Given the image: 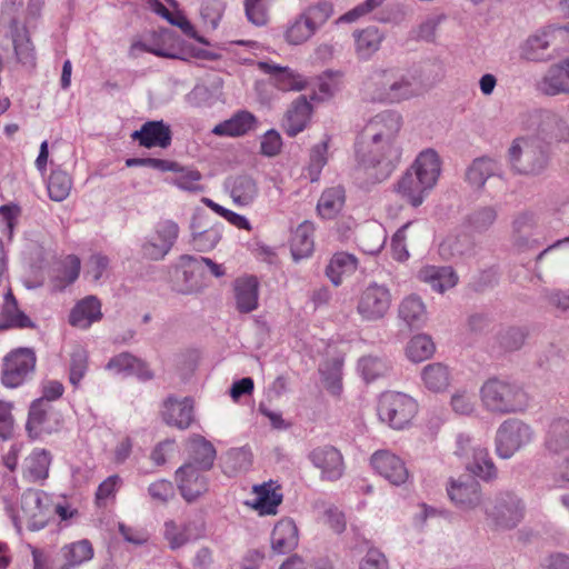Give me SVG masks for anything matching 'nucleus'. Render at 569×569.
I'll list each match as a JSON object with an SVG mask.
<instances>
[{
	"label": "nucleus",
	"mask_w": 569,
	"mask_h": 569,
	"mask_svg": "<svg viewBox=\"0 0 569 569\" xmlns=\"http://www.w3.org/2000/svg\"><path fill=\"white\" fill-rule=\"evenodd\" d=\"M335 7L329 0H320L307 6L301 14L309 22L311 28L317 32L333 16Z\"/></svg>",
	"instance_id": "52"
},
{
	"label": "nucleus",
	"mask_w": 569,
	"mask_h": 569,
	"mask_svg": "<svg viewBox=\"0 0 569 569\" xmlns=\"http://www.w3.org/2000/svg\"><path fill=\"white\" fill-rule=\"evenodd\" d=\"M498 218V211L493 206H482L473 209L465 218V226L476 233L489 230Z\"/></svg>",
	"instance_id": "46"
},
{
	"label": "nucleus",
	"mask_w": 569,
	"mask_h": 569,
	"mask_svg": "<svg viewBox=\"0 0 569 569\" xmlns=\"http://www.w3.org/2000/svg\"><path fill=\"white\" fill-rule=\"evenodd\" d=\"M358 366L363 379L368 382L385 376L389 370L386 359L373 356L362 357Z\"/></svg>",
	"instance_id": "63"
},
{
	"label": "nucleus",
	"mask_w": 569,
	"mask_h": 569,
	"mask_svg": "<svg viewBox=\"0 0 569 569\" xmlns=\"http://www.w3.org/2000/svg\"><path fill=\"white\" fill-rule=\"evenodd\" d=\"M51 453L46 449H34L24 460L23 477L31 482H42L49 477Z\"/></svg>",
	"instance_id": "36"
},
{
	"label": "nucleus",
	"mask_w": 569,
	"mask_h": 569,
	"mask_svg": "<svg viewBox=\"0 0 569 569\" xmlns=\"http://www.w3.org/2000/svg\"><path fill=\"white\" fill-rule=\"evenodd\" d=\"M200 258L191 254H182L179 259V268L182 270V283L178 292L192 295L200 292L203 287L204 270Z\"/></svg>",
	"instance_id": "21"
},
{
	"label": "nucleus",
	"mask_w": 569,
	"mask_h": 569,
	"mask_svg": "<svg viewBox=\"0 0 569 569\" xmlns=\"http://www.w3.org/2000/svg\"><path fill=\"white\" fill-rule=\"evenodd\" d=\"M391 305V293L383 284L370 283L361 292L357 311L362 319L368 321L379 320L385 317Z\"/></svg>",
	"instance_id": "12"
},
{
	"label": "nucleus",
	"mask_w": 569,
	"mask_h": 569,
	"mask_svg": "<svg viewBox=\"0 0 569 569\" xmlns=\"http://www.w3.org/2000/svg\"><path fill=\"white\" fill-rule=\"evenodd\" d=\"M307 458L320 471V479L323 481H338L345 475L343 456L338 448L331 445L313 448L309 451Z\"/></svg>",
	"instance_id": "11"
},
{
	"label": "nucleus",
	"mask_w": 569,
	"mask_h": 569,
	"mask_svg": "<svg viewBox=\"0 0 569 569\" xmlns=\"http://www.w3.org/2000/svg\"><path fill=\"white\" fill-rule=\"evenodd\" d=\"M545 453L555 459L569 451V420L558 418L550 422L543 438Z\"/></svg>",
	"instance_id": "20"
},
{
	"label": "nucleus",
	"mask_w": 569,
	"mask_h": 569,
	"mask_svg": "<svg viewBox=\"0 0 569 569\" xmlns=\"http://www.w3.org/2000/svg\"><path fill=\"white\" fill-rule=\"evenodd\" d=\"M88 370V352L81 348L77 347L73 349L70 359V368H69V381L74 387L78 388L82 378L84 377Z\"/></svg>",
	"instance_id": "62"
},
{
	"label": "nucleus",
	"mask_w": 569,
	"mask_h": 569,
	"mask_svg": "<svg viewBox=\"0 0 569 569\" xmlns=\"http://www.w3.org/2000/svg\"><path fill=\"white\" fill-rule=\"evenodd\" d=\"M207 471L186 463L177 469V486L187 502L196 501L208 491V478L204 475Z\"/></svg>",
	"instance_id": "15"
},
{
	"label": "nucleus",
	"mask_w": 569,
	"mask_h": 569,
	"mask_svg": "<svg viewBox=\"0 0 569 569\" xmlns=\"http://www.w3.org/2000/svg\"><path fill=\"white\" fill-rule=\"evenodd\" d=\"M441 159L435 149L428 148L419 152L409 167L419 176L420 181L433 189L441 173Z\"/></svg>",
	"instance_id": "22"
},
{
	"label": "nucleus",
	"mask_w": 569,
	"mask_h": 569,
	"mask_svg": "<svg viewBox=\"0 0 569 569\" xmlns=\"http://www.w3.org/2000/svg\"><path fill=\"white\" fill-rule=\"evenodd\" d=\"M538 136L542 142H569V124L566 118L553 111H542L539 117Z\"/></svg>",
	"instance_id": "19"
},
{
	"label": "nucleus",
	"mask_w": 569,
	"mask_h": 569,
	"mask_svg": "<svg viewBox=\"0 0 569 569\" xmlns=\"http://www.w3.org/2000/svg\"><path fill=\"white\" fill-rule=\"evenodd\" d=\"M485 512L497 529L510 530L523 519L525 503L516 493L503 491L496 495Z\"/></svg>",
	"instance_id": "9"
},
{
	"label": "nucleus",
	"mask_w": 569,
	"mask_h": 569,
	"mask_svg": "<svg viewBox=\"0 0 569 569\" xmlns=\"http://www.w3.org/2000/svg\"><path fill=\"white\" fill-rule=\"evenodd\" d=\"M419 278L438 292H445L458 283V274L451 267L427 266L419 271Z\"/></svg>",
	"instance_id": "37"
},
{
	"label": "nucleus",
	"mask_w": 569,
	"mask_h": 569,
	"mask_svg": "<svg viewBox=\"0 0 569 569\" xmlns=\"http://www.w3.org/2000/svg\"><path fill=\"white\" fill-rule=\"evenodd\" d=\"M356 50L360 58L368 59L379 50L383 34L376 27L355 32Z\"/></svg>",
	"instance_id": "49"
},
{
	"label": "nucleus",
	"mask_w": 569,
	"mask_h": 569,
	"mask_svg": "<svg viewBox=\"0 0 569 569\" xmlns=\"http://www.w3.org/2000/svg\"><path fill=\"white\" fill-rule=\"evenodd\" d=\"M533 428L525 421L510 418L505 420L496 432V451L502 459L511 458L523 447L531 443L535 439Z\"/></svg>",
	"instance_id": "7"
},
{
	"label": "nucleus",
	"mask_w": 569,
	"mask_h": 569,
	"mask_svg": "<svg viewBox=\"0 0 569 569\" xmlns=\"http://www.w3.org/2000/svg\"><path fill=\"white\" fill-rule=\"evenodd\" d=\"M436 347L427 335H417L407 345L406 353L412 362H421L435 353Z\"/></svg>",
	"instance_id": "54"
},
{
	"label": "nucleus",
	"mask_w": 569,
	"mask_h": 569,
	"mask_svg": "<svg viewBox=\"0 0 569 569\" xmlns=\"http://www.w3.org/2000/svg\"><path fill=\"white\" fill-rule=\"evenodd\" d=\"M36 367V355L30 348H18L11 351L4 359L2 366V386L17 388L21 386L27 376L33 372Z\"/></svg>",
	"instance_id": "10"
},
{
	"label": "nucleus",
	"mask_w": 569,
	"mask_h": 569,
	"mask_svg": "<svg viewBox=\"0 0 569 569\" xmlns=\"http://www.w3.org/2000/svg\"><path fill=\"white\" fill-rule=\"evenodd\" d=\"M558 32H562L561 28L548 27L530 36L521 47V57L530 61L542 60Z\"/></svg>",
	"instance_id": "29"
},
{
	"label": "nucleus",
	"mask_w": 569,
	"mask_h": 569,
	"mask_svg": "<svg viewBox=\"0 0 569 569\" xmlns=\"http://www.w3.org/2000/svg\"><path fill=\"white\" fill-rule=\"evenodd\" d=\"M259 69L270 74L274 84L282 91L305 89L307 81L288 67H281L271 62H259Z\"/></svg>",
	"instance_id": "30"
},
{
	"label": "nucleus",
	"mask_w": 569,
	"mask_h": 569,
	"mask_svg": "<svg viewBox=\"0 0 569 569\" xmlns=\"http://www.w3.org/2000/svg\"><path fill=\"white\" fill-rule=\"evenodd\" d=\"M421 378L425 387L432 392L445 391L451 381L449 368L441 363L435 362L427 365L421 371Z\"/></svg>",
	"instance_id": "40"
},
{
	"label": "nucleus",
	"mask_w": 569,
	"mask_h": 569,
	"mask_svg": "<svg viewBox=\"0 0 569 569\" xmlns=\"http://www.w3.org/2000/svg\"><path fill=\"white\" fill-rule=\"evenodd\" d=\"M536 89L547 97L569 96V57L549 66L537 81Z\"/></svg>",
	"instance_id": "14"
},
{
	"label": "nucleus",
	"mask_w": 569,
	"mask_h": 569,
	"mask_svg": "<svg viewBox=\"0 0 569 569\" xmlns=\"http://www.w3.org/2000/svg\"><path fill=\"white\" fill-rule=\"evenodd\" d=\"M258 280L256 277L237 279L234 282L236 306L239 312L248 313L258 308Z\"/></svg>",
	"instance_id": "35"
},
{
	"label": "nucleus",
	"mask_w": 569,
	"mask_h": 569,
	"mask_svg": "<svg viewBox=\"0 0 569 569\" xmlns=\"http://www.w3.org/2000/svg\"><path fill=\"white\" fill-rule=\"evenodd\" d=\"M299 533L293 520L281 519L271 532V548L278 555H286L298 547Z\"/></svg>",
	"instance_id": "25"
},
{
	"label": "nucleus",
	"mask_w": 569,
	"mask_h": 569,
	"mask_svg": "<svg viewBox=\"0 0 569 569\" xmlns=\"http://www.w3.org/2000/svg\"><path fill=\"white\" fill-rule=\"evenodd\" d=\"M312 234L313 226L310 222L305 221L297 227L290 241V250L295 261L307 258L312 253Z\"/></svg>",
	"instance_id": "39"
},
{
	"label": "nucleus",
	"mask_w": 569,
	"mask_h": 569,
	"mask_svg": "<svg viewBox=\"0 0 569 569\" xmlns=\"http://www.w3.org/2000/svg\"><path fill=\"white\" fill-rule=\"evenodd\" d=\"M14 528L21 531L22 525L31 531L43 529L53 515V503L51 497L41 490L29 489L22 493L19 510L12 506H6Z\"/></svg>",
	"instance_id": "4"
},
{
	"label": "nucleus",
	"mask_w": 569,
	"mask_h": 569,
	"mask_svg": "<svg viewBox=\"0 0 569 569\" xmlns=\"http://www.w3.org/2000/svg\"><path fill=\"white\" fill-rule=\"evenodd\" d=\"M49 406L43 402V398L36 399L29 410V418L27 422V429L31 433L32 431L36 435L40 432H49V430L44 427V422L47 420Z\"/></svg>",
	"instance_id": "64"
},
{
	"label": "nucleus",
	"mask_w": 569,
	"mask_h": 569,
	"mask_svg": "<svg viewBox=\"0 0 569 569\" xmlns=\"http://www.w3.org/2000/svg\"><path fill=\"white\" fill-rule=\"evenodd\" d=\"M256 122L257 119L251 112L242 110L214 126L211 132L220 137H240L252 130Z\"/></svg>",
	"instance_id": "34"
},
{
	"label": "nucleus",
	"mask_w": 569,
	"mask_h": 569,
	"mask_svg": "<svg viewBox=\"0 0 569 569\" xmlns=\"http://www.w3.org/2000/svg\"><path fill=\"white\" fill-rule=\"evenodd\" d=\"M254 498L249 503L259 515H276L278 506L282 502L281 488L270 480L253 487Z\"/></svg>",
	"instance_id": "24"
},
{
	"label": "nucleus",
	"mask_w": 569,
	"mask_h": 569,
	"mask_svg": "<svg viewBox=\"0 0 569 569\" xmlns=\"http://www.w3.org/2000/svg\"><path fill=\"white\" fill-rule=\"evenodd\" d=\"M358 260L353 254L347 252L336 253L326 268V274L337 287L341 283L342 274H350L357 270Z\"/></svg>",
	"instance_id": "48"
},
{
	"label": "nucleus",
	"mask_w": 569,
	"mask_h": 569,
	"mask_svg": "<svg viewBox=\"0 0 569 569\" xmlns=\"http://www.w3.org/2000/svg\"><path fill=\"white\" fill-rule=\"evenodd\" d=\"M440 254L446 258H466L475 253V241L468 234L448 237L440 243Z\"/></svg>",
	"instance_id": "42"
},
{
	"label": "nucleus",
	"mask_w": 569,
	"mask_h": 569,
	"mask_svg": "<svg viewBox=\"0 0 569 569\" xmlns=\"http://www.w3.org/2000/svg\"><path fill=\"white\" fill-rule=\"evenodd\" d=\"M508 159L517 173L537 176L549 163V150L539 138H518L508 150Z\"/></svg>",
	"instance_id": "5"
},
{
	"label": "nucleus",
	"mask_w": 569,
	"mask_h": 569,
	"mask_svg": "<svg viewBox=\"0 0 569 569\" xmlns=\"http://www.w3.org/2000/svg\"><path fill=\"white\" fill-rule=\"evenodd\" d=\"M402 126V117L385 110L365 126L361 141L357 142V172L370 183L382 182L395 171L401 159V148L396 138Z\"/></svg>",
	"instance_id": "1"
},
{
	"label": "nucleus",
	"mask_w": 569,
	"mask_h": 569,
	"mask_svg": "<svg viewBox=\"0 0 569 569\" xmlns=\"http://www.w3.org/2000/svg\"><path fill=\"white\" fill-rule=\"evenodd\" d=\"M329 139L313 146L310 150V161L308 164V176L311 182L319 180L323 167L328 162Z\"/></svg>",
	"instance_id": "56"
},
{
	"label": "nucleus",
	"mask_w": 569,
	"mask_h": 569,
	"mask_svg": "<svg viewBox=\"0 0 569 569\" xmlns=\"http://www.w3.org/2000/svg\"><path fill=\"white\" fill-rule=\"evenodd\" d=\"M345 201V188L342 186H335L321 193L317 203V210L322 218L332 219L341 211Z\"/></svg>",
	"instance_id": "38"
},
{
	"label": "nucleus",
	"mask_w": 569,
	"mask_h": 569,
	"mask_svg": "<svg viewBox=\"0 0 569 569\" xmlns=\"http://www.w3.org/2000/svg\"><path fill=\"white\" fill-rule=\"evenodd\" d=\"M179 237V226L172 220H161L156 224L154 234L143 243V256L150 260H162L172 249Z\"/></svg>",
	"instance_id": "13"
},
{
	"label": "nucleus",
	"mask_w": 569,
	"mask_h": 569,
	"mask_svg": "<svg viewBox=\"0 0 569 569\" xmlns=\"http://www.w3.org/2000/svg\"><path fill=\"white\" fill-rule=\"evenodd\" d=\"M356 241L363 253L375 256L385 247L387 232L385 228L377 222L367 223L359 228Z\"/></svg>",
	"instance_id": "32"
},
{
	"label": "nucleus",
	"mask_w": 569,
	"mask_h": 569,
	"mask_svg": "<svg viewBox=\"0 0 569 569\" xmlns=\"http://www.w3.org/2000/svg\"><path fill=\"white\" fill-rule=\"evenodd\" d=\"M312 112L311 103L306 96L297 98L287 111L284 130L289 137H296L305 130Z\"/></svg>",
	"instance_id": "33"
},
{
	"label": "nucleus",
	"mask_w": 569,
	"mask_h": 569,
	"mask_svg": "<svg viewBox=\"0 0 569 569\" xmlns=\"http://www.w3.org/2000/svg\"><path fill=\"white\" fill-rule=\"evenodd\" d=\"M315 34L316 31L300 12L286 27L283 38L290 46H300L309 41Z\"/></svg>",
	"instance_id": "51"
},
{
	"label": "nucleus",
	"mask_w": 569,
	"mask_h": 569,
	"mask_svg": "<svg viewBox=\"0 0 569 569\" xmlns=\"http://www.w3.org/2000/svg\"><path fill=\"white\" fill-rule=\"evenodd\" d=\"M466 468L475 476L481 478L485 481H490L497 478V468L489 457V452L486 448H475V452L470 459L466 461Z\"/></svg>",
	"instance_id": "41"
},
{
	"label": "nucleus",
	"mask_w": 569,
	"mask_h": 569,
	"mask_svg": "<svg viewBox=\"0 0 569 569\" xmlns=\"http://www.w3.org/2000/svg\"><path fill=\"white\" fill-rule=\"evenodd\" d=\"M102 318L101 303L94 296H88L79 301L70 312L69 322L73 327L88 329Z\"/></svg>",
	"instance_id": "31"
},
{
	"label": "nucleus",
	"mask_w": 569,
	"mask_h": 569,
	"mask_svg": "<svg viewBox=\"0 0 569 569\" xmlns=\"http://www.w3.org/2000/svg\"><path fill=\"white\" fill-rule=\"evenodd\" d=\"M447 492L450 500L462 510L475 509L481 502L480 485L471 477L451 478L447 486Z\"/></svg>",
	"instance_id": "17"
},
{
	"label": "nucleus",
	"mask_w": 569,
	"mask_h": 569,
	"mask_svg": "<svg viewBox=\"0 0 569 569\" xmlns=\"http://www.w3.org/2000/svg\"><path fill=\"white\" fill-rule=\"evenodd\" d=\"M432 189L420 181L419 176L410 168L398 180L395 191L409 204L417 208L421 206Z\"/></svg>",
	"instance_id": "23"
},
{
	"label": "nucleus",
	"mask_w": 569,
	"mask_h": 569,
	"mask_svg": "<svg viewBox=\"0 0 569 569\" xmlns=\"http://www.w3.org/2000/svg\"><path fill=\"white\" fill-rule=\"evenodd\" d=\"M417 402L401 392H385L378 402V415L381 421L393 429H403L417 413Z\"/></svg>",
	"instance_id": "8"
},
{
	"label": "nucleus",
	"mask_w": 569,
	"mask_h": 569,
	"mask_svg": "<svg viewBox=\"0 0 569 569\" xmlns=\"http://www.w3.org/2000/svg\"><path fill=\"white\" fill-rule=\"evenodd\" d=\"M251 466V453L246 448L230 449L224 459V473L236 475L240 471H246Z\"/></svg>",
	"instance_id": "58"
},
{
	"label": "nucleus",
	"mask_w": 569,
	"mask_h": 569,
	"mask_svg": "<svg viewBox=\"0 0 569 569\" xmlns=\"http://www.w3.org/2000/svg\"><path fill=\"white\" fill-rule=\"evenodd\" d=\"M64 563L60 569H71L90 560L93 557V548L89 540H80L61 548Z\"/></svg>",
	"instance_id": "45"
},
{
	"label": "nucleus",
	"mask_w": 569,
	"mask_h": 569,
	"mask_svg": "<svg viewBox=\"0 0 569 569\" xmlns=\"http://www.w3.org/2000/svg\"><path fill=\"white\" fill-rule=\"evenodd\" d=\"M189 458L186 465L210 470L213 467L217 451L213 445L200 435H194L189 440Z\"/></svg>",
	"instance_id": "28"
},
{
	"label": "nucleus",
	"mask_w": 569,
	"mask_h": 569,
	"mask_svg": "<svg viewBox=\"0 0 569 569\" xmlns=\"http://www.w3.org/2000/svg\"><path fill=\"white\" fill-rule=\"evenodd\" d=\"M526 337L527 333L522 328H501L495 337L492 348L496 349L498 353L517 351L523 346Z\"/></svg>",
	"instance_id": "43"
},
{
	"label": "nucleus",
	"mask_w": 569,
	"mask_h": 569,
	"mask_svg": "<svg viewBox=\"0 0 569 569\" xmlns=\"http://www.w3.org/2000/svg\"><path fill=\"white\" fill-rule=\"evenodd\" d=\"M420 93L415 77L398 68H377L362 82L361 96L368 102L399 103Z\"/></svg>",
	"instance_id": "2"
},
{
	"label": "nucleus",
	"mask_w": 569,
	"mask_h": 569,
	"mask_svg": "<svg viewBox=\"0 0 569 569\" xmlns=\"http://www.w3.org/2000/svg\"><path fill=\"white\" fill-rule=\"evenodd\" d=\"M270 0H244V13L249 22L263 27L270 19Z\"/></svg>",
	"instance_id": "59"
},
{
	"label": "nucleus",
	"mask_w": 569,
	"mask_h": 569,
	"mask_svg": "<svg viewBox=\"0 0 569 569\" xmlns=\"http://www.w3.org/2000/svg\"><path fill=\"white\" fill-rule=\"evenodd\" d=\"M33 329L36 323L19 308L18 301L11 289L3 295L2 301V330L6 329Z\"/></svg>",
	"instance_id": "26"
},
{
	"label": "nucleus",
	"mask_w": 569,
	"mask_h": 569,
	"mask_svg": "<svg viewBox=\"0 0 569 569\" xmlns=\"http://www.w3.org/2000/svg\"><path fill=\"white\" fill-rule=\"evenodd\" d=\"M370 462L372 468L391 485L401 486L409 478L405 461L388 450L376 451Z\"/></svg>",
	"instance_id": "16"
},
{
	"label": "nucleus",
	"mask_w": 569,
	"mask_h": 569,
	"mask_svg": "<svg viewBox=\"0 0 569 569\" xmlns=\"http://www.w3.org/2000/svg\"><path fill=\"white\" fill-rule=\"evenodd\" d=\"M131 139L148 149L154 147L167 149L172 141V131L163 120H152L144 122L139 130L133 131Z\"/></svg>",
	"instance_id": "18"
},
{
	"label": "nucleus",
	"mask_w": 569,
	"mask_h": 569,
	"mask_svg": "<svg viewBox=\"0 0 569 569\" xmlns=\"http://www.w3.org/2000/svg\"><path fill=\"white\" fill-rule=\"evenodd\" d=\"M483 408L495 415H509L525 411L529 406L528 393L509 380L490 378L480 388Z\"/></svg>",
	"instance_id": "3"
},
{
	"label": "nucleus",
	"mask_w": 569,
	"mask_h": 569,
	"mask_svg": "<svg viewBox=\"0 0 569 569\" xmlns=\"http://www.w3.org/2000/svg\"><path fill=\"white\" fill-rule=\"evenodd\" d=\"M72 188L71 177L63 170H52L48 179V194L51 200L61 202L68 198Z\"/></svg>",
	"instance_id": "53"
},
{
	"label": "nucleus",
	"mask_w": 569,
	"mask_h": 569,
	"mask_svg": "<svg viewBox=\"0 0 569 569\" xmlns=\"http://www.w3.org/2000/svg\"><path fill=\"white\" fill-rule=\"evenodd\" d=\"M536 224L535 216L531 212H521L517 214L512 221V239L518 248L530 246V240L526 238V233L531 230ZM532 240L531 243H536Z\"/></svg>",
	"instance_id": "55"
},
{
	"label": "nucleus",
	"mask_w": 569,
	"mask_h": 569,
	"mask_svg": "<svg viewBox=\"0 0 569 569\" xmlns=\"http://www.w3.org/2000/svg\"><path fill=\"white\" fill-rule=\"evenodd\" d=\"M226 2L223 0H203L201 4V19L204 26L210 30H216L226 11Z\"/></svg>",
	"instance_id": "61"
},
{
	"label": "nucleus",
	"mask_w": 569,
	"mask_h": 569,
	"mask_svg": "<svg viewBox=\"0 0 569 569\" xmlns=\"http://www.w3.org/2000/svg\"><path fill=\"white\" fill-rule=\"evenodd\" d=\"M320 373L322 376V380L327 390H329L332 395H339L341 391V370H342V361L339 359H333L331 361H327L320 367Z\"/></svg>",
	"instance_id": "57"
},
{
	"label": "nucleus",
	"mask_w": 569,
	"mask_h": 569,
	"mask_svg": "<svg viewBox=\"0 0 569 569\" xmlns=\"http://www.w3.org/2000/svg\"><path fill=\"white\" fill-rule=\"evenodd\" d=\"M162 416L166 423L187 429L193 420V402L189 398L179 401L170 397L164 402Z\"/></svg>",
	"instance_id": "27"
},
{
	"label": "nucleus",
	"mask_w": 569,
	"mask_h": 569,
	"mask_svg": "<svg viewBox=\"0 0 569 569\" xmlns=\"http://www.w3.org/2000/svg\"><path fill=\"white\" fill-rule=\"evenodd\" d=\"M399 317L410 327L419 328L427 320L426 306L417 296H409L399 306Z\"/></svg>",
	"instance_id": "44"
},
{
	"label": "nucleus",
	"mask_w": 569,
	"mask_h": 569,
	"mask_svg": "<svg viewBox=\"0 0 569 569\" xmlns=\"http://www.w3.org/2000/svg\"><path fill=\"white\" fill-rule=\"evenodd\" d=\"M170 171L174 172L171 183L179 189L192 192L202 190V187L199 184L201 173L198 170L184 168L178 163L177 170Z\"/></svg>",
	"instance_id": "60"
},
{
	"label": "nucleus",
	"mask_w": 569,
	"mask_h": 569,
	"mask_svg": "<svg viewBox=\"0 0 569 569\" xmlns=\"http://www.w3.org/2000/svg\"><path fill=\"white\" fill-rule=\"evenodd\" d=\"M227 187L234 202L248 204L253 201L258 194L256 181L249 176H238L229 179Z\"/></svg>",
	"instance_id": "47"
},
{
	"label": "nucleus",
	"mask_w": 569,
	"mask_h": 569,
	"mask_svg": "<svg viewBox=\"0 0 569 569\" xmlns=\"http://www.w3.org/2000/svg\"><path fill=\"white\" fill-rule=\"evenodd\" d=\"M23 7V0H4L2 2V16L9 20V37L12 41L16 59L19 63L33 68L36 66L34 48L26 24L18 19V13Z\"/></svg>",
	"instance_id": "6"
},
{
	"label": "nucleus",
	"mask_w": 569,
	"mask_h": 569,
	"mask_svg": "<svg viewBox=\"0 0 569 569\" xmlns=\"http://www.w3.org/2000/svg\"><path fill=\"white\" fill-rule=\"evenodd\" d=\"M497 163L495 160L488 157L477 158L468 167L466 172V179L468 182L476 187L482 188L486 181L495 174Z\"/></svg>",
	"instance_id": "50"
}]
</instances>
